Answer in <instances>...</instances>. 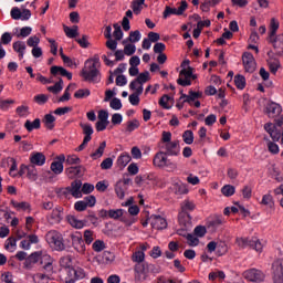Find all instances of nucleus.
Returning a JSON list of instances; mask_svg holds the SVG:
<instances>
[{"instance_id": "obj_27", "label": "nucleus", "mask_w": 283, "mask_h": 283, "mask_svg": "<svg viewBox=\"0 0 283 283\" xmlns=\"http://www.w3.org/2000/svg\"><path fill=\"white\" fill-rule=\"evenodd\" d=\"M7 163H8V166L10 167L9 169V175L12 177V178H17L18 174V169H19V166L17 164V159H14V157H8L7 158Z\"/></svg>"}, {"instance_id": "obj_50", "label": "nucleus", "mask_w": 283, "mask_h": 283, "mask_svg": "<svg viewBox=\"0 0 283 283\" xmlns=\"http://www.w3.org/2000/svg\"><path fill=\"white\" fill-rule=\"evenodd\" d=\"M53 222L59 223L63 220V214L61 208H54L51 213Z\"/></svg>"}, {"instance_id": "obj_43", "label": "nucleus", "mask_w": 283, "mask_h": 283, "mask_svg": "<svg viewBox=\"0 0 283 283\" xmlns=\"http://www.w3.org/2000/svg\"><path fill=\"white\" fill-rule=\"evenodd\" d=\"M172 189L177 196H182L185 193H188L189 190H187V186L182 182H176L172 186Z\"/></svg>"}, {"instance_id": "obj_14", "label": "nucleus", "mask_w": 283, "mask_h": 283, "mask_svg": "<svg viewBox=\"0 0 283 283\" xmlns=\"http://www.w3.org/2000/svg\"><path fill=\"white\" fill-rule=\"evenodd\" d=\"M270 43H272L276 56H282L283 54V33L270 38Z\"/></svg>"}, {"instance_id": "obj_63", "label": "nucleus", "mask_w": 283, "mask_h": 283, "mask_svg": "<svg viewBox=\"0 0 283 283\" xmlns=\"http://www.w3.org/2000/svg\"><path fill=\"white\" fill-rule=\"evenodd\" d=\"M48 99L49 97L45 94H39L33 97V101L38 103V105H45V103H48Z\"/></svg>"}, {"instance_id": "obj_56", "label": "nucleus", "mask_w": 283, "mask_h": 283, "mask_svg": "<svg viewBox=\"0 0 283 283\" xmlns=\"http://www.w3.org/2000/svg\"><path fill=\"white\" fill-rule=\"evenodd\" d=\"M182 140H184V143H186V145H193V132L186 130L182 134Z\"/></svg>"}, {"instance_id": "obj_58", "label": "nucleus", "mask_w": 283, "mask_h": 283, "mask_svg": "<svg viewBox=\"0 0 283 283\" xmlns=\"http://www.w3.org/2000/svg\"><path fill=\"white\" fill-rule=\"evenodd\" d=\"M113 28L115 30L113 32L115 41H120L123 39V29H120V25H118L117 23L113 24Z\"/></svg>"}, {"instance_id": "obj_54", "label": "nucleus", "mask_w": 283, "mask_h": 283, "mask_svg": "<svg viewBox=\"0 0 283 283\" xmlns=\"http://www.w3.org/2000/svg\"><path fill=\"white\" fill-rule=\"evenodd\" d=\"M221 193H223L226 198H230V196H233V193H235V187L231 185H226L221 188Z\"/></svg>"}, {"instance_id": "obj_5", "label": "nucleus", "mask_w": 283, "mask_h": 283, "mask_svg": "<svg viewBox=\"0 0 283 283\" xmlns=\"http://www.w3.org/2000/svg\"><path fill=\"white\" fill-rule=\"evenodd\" d=\"M243 277L244 280H248V282H254V283H260L264 282V272L262 270H258L255 268L245 270L243 272Z\"/></svg>"}, {"instance_id": "obj_30", "label": "nucleus", "mask_w": 283, "mask_h": 283, "mask_svg": "<svg viewBox=\"0 0 283 283\" xmlns=\"http://www.w3.org/2000/svg\"><path fill=\"white\" fill-rule=\"evenodd\" d=\"M142 39V34L140 31L136 30V31H132L128 35V38L126 40L123 41V45H125V43H138V41H140Z\"/></svg>"}, {"instance_id": "obj_32", "label": "nucleus", "mask_w": 283, "mask_h": 283, "mask_svg": "<svg viewBox=\"0 0 283 283\" xmlns=\"http://www.w3.org/2000/svg\"><path fill=\"white\" fill-rule=\"evenodd\" d=\"M224 218L222 216H216L214 218L210 219L208 221L209 227H212V229H218L219 227H222L224 224Z\"/></svg>"}, {"instance_id": "obj_19", "label": "nucleus", "mask_w": 283, "mask_h": 283, "mask_svg": "<svg viewBox=\"0 0 283 283\" xmlns=\"http://www.w3.org/2000/svg\"><path fill=\"white\" fill-rule=\"evenodd\" d=\"M198 98H202V93L193 91H189L188 95L181 93L180 96V101H184V103H188L189 105H193L195 101H198Z\"/></svg>"}, {"instance_id": "obj_28", "label": "nucleus", "mask_w": 283, "mask_h": 283, "mask_svg": "<svg viewBox=\"0 0 283 283\" xmlns=\"http://www.w3.org/2000/svg\"><path fill=\"white\" fill-rule=\"evenodd\" d=\"M132 163V156H129L128 153H123L118 158H117V167L119 169H124L126 165H129Z\"/></svg>"}, {"instance_id": "obj_12", "label": "nucleus", "mask_w": 283, "mask_h": 283, "mask_svg": "<svg viewBox=\"0 0 283 283\" xmlns=\"http://www.w3.org/2000/svg\"><path fill=\"white\" fill-rule=\"evenodd\" d=\"M42 269L46 273H54V259L50 256L46 252H42V259L40 260Z\"/></svg>"}, {"instance_id": "obj_40", "label": "nucleus", "mask_w": 283, "mask_h": 283, "mask_svg": "<svg viewBox=\"0 0 283 283\" xmlns=\"http://www.w3.org/2000/svg\"><path fill=\"white\" fill-rule=\"evenodd\" d=\"M56 120V118L54 117V115L52 114H46L43 118V123H44V127H46V129H54V122Z\"/></svg>"}, {"instance_id": "obj_51", "label": "nucleus", "mask_w": 283, "mask_h": 283, "mask_svg": "<svg viewBox=\"0 0 283 283\" xmlns=\"http://www.w3.org/2000/svg\"><path fill=\"white\" fill-rule=\"evenodd\" d=\"M125 213V210L123 209H112L108 210V218H111L112 220H119V218H123V214Z\"/></svg>"}, {"instance_id": "obj_36", "label": "nucleus", "mask_w": 283, "mask_h": 283, "mask_svg": "<svg viewBox=\"0 0 283 283\" xmlns=\"http://www.w3.org/2000/svg\"><path fill=\"white\" fill-rule=\"evenodd\" d=\"M83 240H84V244H92V242H94V240H96V234L94 233V231L87 229L84 231L83 233Z\"/></svg>"}, {"instance_id": "obj_9", "label": "nucleus", "mask_w": 283, "mask_h": 283, "mask_svg": "<svg viewBox=\"0 0 283 283\" xmlns=\"http://www.w3.org/2000/svg\"><path fill=\"white\" fill-rule=\"evenodd\" d=\"M71 242L72 248L76 253L80 255H85V251H87V248L85 247V241L83 240V237L81 234H71Z\"/></svg>"}, {"instance_id": "obj_25", "label": "nucleus", "mask_w": 283, "mask_h": 283, "mask_svg": "<svg viewBox=\"0 0 283 283\" xmlns=\"http://www.w3.org/2000/svg\"><path fill=\"white\" fill-rule=\"evenodd\" d=\"M51 74L53 76H57V74H60V76H66L69 81H72V73L67 72L63 66H52Z\"/></svg>"}, {"instance_id": "obj_38", "label": "nucleus", "mask_w": 283, "mask_h": 283, "mask_svg": "<svg viewBox=\"0 0 283 283\" xmlns=\"http://www.w3.org/2000/svg\"><path fill=\"white\" fill-rule=\"evenodd\" d=\"M229 253V245L224 241L217 242V255L222 256Z\"/></svg>"}, {"instance_id": "obj_60", "label": "nucleus", "mask_w": 283, "mask_h": 283, "mask_svg": "<svg viewBox=\"0 0 283 283\" xmlns=\"http://www.w3.org/2000/svg\"><path fill=\"white\" fill-rule=\"evenodd\" d=\"M184 237L188 240L189 247H198V244H200V240L193 234H184Z\"/></svg>"}, {"instance_id": "obj_61", "label": "nucleus", "mask_w": 283, "mask_h": 283, "mask_svg": "<svg viewBox=\"0 0 283 283\" xmlns=\"http://www.w3.org/2000/svg\"><path fill=\"white\" fill-rule=\"evenodd\" d=\"M115 193L117 197H119L120 200H123V198H125V189L123 188V182L118 181L115 185Z\"/></svg>"}, {"instance_id": "obj_62", "label": "nucleus", "mask_w": 283, "mask_h": 283, "mask_svg": "<svg viewBox=\"0 0 283 283\" xmlns=\"http://www.w3.org/2000/svg\"><path fill=\"white\" fill-rule=\"evenodd\" d=\"M42 255H43V251H36V252H33L29 255V260L33 263V264H36V262H41V259H42Z\"/></svg>"}, {"instance_id": "obj_31", "label": "nucleus", "mask_w": 283, "mask_h": 283, "mask_svg": "<svg viewBox=\"0 0 283 283\" xmlns=\"http://www.w3.org/2000/svg\"><path fill=\"white\" fill-rule=\"evenodd\" d=\"M250 249H253L254 251H256V253H262L264 245L262 244V241H260V239L252 237L250 241Z\"/></svg>"}, {"instance_id": "obj_21", "label": "nucleus", "mask_w": 283, "mask_h": 283, "mask_svg": "<svg viewBox=\"0 0 283 283\" xmlns=\"http://www.w3.org/2000/svg\"><path fill=\"white\" fill-rule=\"evenodd\" d=\"M70 187H71V196H73V198H83V193L81 191V188L83 187V182L81 180H74Z\"/></svg>"}, {"instance_id": "obj_64", "label": "nucleus", "mask_w": 283, "mask_h": 283, "mask_svg": "<svg viewBox=\"0 0 283 283\" xmlns=\"http://www.w3.org/2000/svg\"><path fill=\"white\" fill-rule=\"evenodd\" d=\"M82 193L87 196L88 193H92L94 191V185L85 182L81 188Z\"/></svg>"}, {"instance_id": "obj_24", "label": "nucleus", "mask_w": 283, "mask_h": 283, "mask_svg": "<svg viewBox=\"0 0 283 283\" xmlns=\"http://www.w3.org/2000/svg\"><path fill=\"white\" fill-rule=\"evenodd\" d=\"M134 197H130L129 199H127L125 202L122 203V207H129L128 208V213L130 216H138V213H140V208H138V206L134 205Z\"/></svg>"}, {"instance_id": "obj_39", "label": "nucleus", "mask_w": 283, "mask_h": 283, "mask_svg": "<svg viewBox=\"0 0 283 283\" xmlns=\"http://www.w3.org/2000/svg\"><path fill=\"white\" fill-rule=\"evenodd\" d=\"M147 81H149L148 71L140 73L137 76V78L132 82V87H134V85H138V83H140L143 85L144 83H147Z\"/></svg>"}, {"instance_id": "obj_2", "label": "nucleus", "mask_w": 283, "mask_h": 283, "mask_svg": "<svg viewBox=\"0 0 283 283\" xmlns=\"http://www.w3.org/2000/svg\"><path fill=\"white\" fill-rule=\"evenodd\" d=\"M99 65L101 59H98L97 55L87 60L81 72V76L84 77V81H88L90 83H101V71H98Z\"/></svg>"}, {"instance_id": "obj_34", "label": "nucleus", "mask_w": 283, "mask_h": 283, "mask_svg": "<svg viewBox=\"0 0 283 283\" xmlns=\"http://www.w3.org/2000/svg\"><path fill=\"white\" fill-rule=\"evenodd\" d=\"M64 32L69 39H76L78 36V25H73L72 28L64 25Z\"/></svg>"}, {"instance_id": "obj_45", "label": "nucleus", "mask_w": 283, "mask_h": 283, "mask_svg": "<svg viewBox=\"0 0 283 283\" xmlns=\"http://www.w3.org/2000/svg\"><path fill=\"white\" fill-rule=\"evenodd\" d=\"M234 84L238 90H244V87H247V78L244 75H235Z\"/></svg>"}, {"instance_id": "obj_3", "label": "nucleus", "mask_w": 283, "mask_h": 283, "mask_svg": "<svg viewBox=\"0 0 283 283\" xmlns=\"http://www.w3.org/2000/svg\"><path fill=\"white\" fill-rule=\"evenodd\" d=\"M45 241L55 251H65V243H63V234L56 230H51L45 234Z\"/></svg>"}, {"instance_id": "obj_17", "label": "nucleus", "mask_w": 283, "mask_h": 283, "mask_svg": "<svg viewBox=\"0 0 283 283\" xmlns=\"http://www.w3.org/2000/svg\"><path fill=\"white\" fill-rule=\"evenodd\" d=\"M264 129L275 143L280 142V139L282 138V134L277 130L273 123H266L264 125Z\"/></svg>"}, {"instance_id": "obj_16", "label": "nucleus", "mask_w": 283, "mask_h": 283, "mask_svg": "<svg viewBox=\"0 0 283 283\" xmlns=\"http://www.w3.org/2000/svg\"><path fill=\"white\" fill-rule=\"evenodd\" d=\"M149 222L153 229H157V231H160L161 229H167V219L160 216H157V214L150 216Z\"/></svg>"}, {"instance_id": "obj_46", "label": "nucleus", "mask_w": 283, "mask_h": 283, "mask_svg": "<svg viewBox=\"0 0 283 283\" xmlns=\"http://www.w3.org/2000/svg\"><path fill=\"white\" fill-rule=\"evenodd\" d=\"M143 6H145V0H134L130 7L135 14H140Z\"/></svg>"}, {"instance_id": "obj_57", "label": "nucleus", "mask_w": 283, "mask_h": 283, "mask_svg": "<svg viewBox=\"0 0 283 283\" xmlns=\"http://www.w3.org/2000/svg\"><path fill=\"white\" fill-rule=\"evenodd\" d=\"M90 94V88H80L74 93V98H87Z\"/></svg>"}, {"instance_id": "obj_52", "label": "nucleus", "mask_w": 283, "mask_h": 283, "mask_svg": "<svg viewBox=\"0 0 283 283\" xmlns=\"http://www.w3.org/2000/svg\"><path fill=\"white\" fill-rule=\"evenodd\" d=\"M49 92H52V94H59L63 91V80L60 78L59 82H56L53 86L48 87Z\"/></svg>"}, {"instance_id": "obj_22", "label": "nucleus", "mask_w": 283, "mask_h": 283, "mask_svg": "<svg viewBox=\"0 0 283 283\" xmlns=\"http://www.w3.org/2000/svg\"><path fill=\"white\" fill-rule=\"evenodd\" d=\"M50 277H52V273L38 272L32 275L33 283H50Z\"/></svg>"}, {"instance_id": "obj_11", "label": "nucleus", "mask_w": 283, "mask_h": 283, "mask_svg": "<svg viewBox=\"0 0 283 283\" xmlns=\"http://www.w3.org/2000/svg\"><path fill=\"white\" fill-rule=\"evenodd\" d=\"M161 149L165 150L166 156H180V142L175 140L161 145Z\"/></svg>"}, {"instance_id": "obj_18", "label": "nucleus", "mask_w": 283, "mask_h": 283, "mask_svg": "<svg viewBox=\"0 0 283 283\" xmlns=\"http://www.w3.org/2000/svg\"><path fill=\"white\" fill-rule=\"evenodd\" d=\"M32 244H39V237L36 234H29L28 239H23L20 242V249L24 251H30Z\"/></svg>"}, {"instance_id": "obj_23", "label": "nucleus", "mask_w": 283, "mask_h": 283, "mask_svg": "<svg viewBox=\"0 0 283 283\" xmlns=\"http://www.w3.org/2000/svg\"><path fill=\"white\" fill-rule=\"evenodd\" d=\"M31 165L43 167L45 165V155L43 153H33L30 157Z\"/></svg>"}, {"instance_id": "obj_41", "label": "nucleus", "mask_w": 283, "mask_h": 283, "mask_svg": "<svg viewBox=\"0 0 283 283\" xmlns=\"http://www.w3.org/2000/svg\"><path fill=\"white\" fill-rule=\"evenodd\" d=\"M235 244L239 249H247V247H251V239L244 237H237Z\"/></svg>"}, {"instance_id": "obj_4", "label": "nucleus", "mask_w": 283, "mask_h": 283, "mask_svg": "<svg viewBox=\"0 0 283 283\" xmlns=\"http://www.w3.org/2000/svg\"><path fill=\"white\" fill-rule=\"evenodd\" d=\"M187 65H189V60L182 62L181 67L184 69L180 71L179 78L177 80L178 85H181V87H189V85H191V74H193V67H187Z\"/></svg>"}, {"instance_id": "obj_59", "label": "nucleus", "mask_w": 283, "mask_h": 283, "mask_svg": "<svg viewBox=\"0 0 283 283\" xmlns=\"http://www.w3.org/2000/svg\"><path fill=\"white\" fill-rule=\"evenodd\" d=\"M138 127H140V122H138V119H133L127 122V126H126V132H134L135 129H138Z\"/></svg>"}, {"instance_id": "obj_6", "label": "nucleus", "mask_w": 283, "mask_h": 283, "mask_svg": "<svg viewBox=\"0 0 283 283\" xmlns=\"http://www.w3.org/2000/svg\"><path fill=\"white\" fill-rule=\"evenodd\" d=\"M153 164L155 167H159L160 169L165 167H171L172 169H176V164L169 161L165 151L157 153L153 159Z\"/></svg>"}, {"instance_id": "obj_37", "label": "nucleus", "mask_w": 283, "mask_h": 283, "mask_svg": "<svg viewBox=\"0 0 283 283\" xmlns=\"http://www.w3.org/2000/svg\"><path fill=\"white\" fill-rule=\"evenodd\" d=\"M11 205L12 207H14V209H17V211H30V203H28L27 201H15V200H11Z\"/></svg>"}, {"instance_id": "obj_8", "label": "nucleus", "mask_w": 283, "mask_h": 283, "mask_svg": "<svg viewBox=\"0 0 283 283\" xmlns=\"http://www.w3.org/2000/svg\"><path fill=\"white\" fill-rule=\"evenodd\" d=\"M80 127L82 128V132L84 134L83 143L76 148V151H83L85 147H87V144L90 140H92V134H94V128L90 124H80Z\"/></svg>"}, {"instance_id": "obj_33", "label": "nucleus", "mask_w": 283, "mask_h": 283, "mask_svg": "<svg viewBox=\"0 0 283 283\" xmlns=\"http://www.w3.org/2000/svg\"><path fill=\"white\" fill-rule=\"evenodd\" d=\"M24 127L28 132H33V129H41V119L35 118L33 122L27 120Z\"/></svg>"}, {"instance_id": "obj_1", "label": "nucleus", "mask_w": 283, "mask_h": 283, "mask_svg": "<svg viewBox=\"0 0 283 283\" xmlns=\"http://www.w3.org/2000/svg\"><path fill=\"white\" fill-rule=\"evenodd\" d=\"M60 266L66 273L64 277L65 283H75L76 280H83L85 277V270L81 268H72V256L66 255L60 259Z\"/></svg>"}, {"instance_id": "obj_26", "label": "nucleus", "mask_w": 283, "mask_h": 283, "mask_svg": "<svg viewBox=\"0 0 283 283\" xmlns=\"http://www.w3.org/2000/svg\"><path fill=\"white\" fill-rule=\"evenodd\" d=\"M179 224H181L186 230L191 229V214L188 212H180Z\"/></svg>"}, {"instance_id": "obj_47", "label": "nucleus", "mask_w": 283, "mask_h": 283, "mask_svg": "<svg viewBox=\"0 0 283 283\" xmlns=\"http://www.w3.org/2000/svg\"><path fill=\"white\" fill-rule=\"evenodd\" d=\"M132 260L136 262V264H142L145 262V252L144 251H135L132 255Z\"/></svg>"}, {"instance_id": "obj_10", "label": "nucleus", "mask_w": 283, "mask_h": 283, "mask_svg": "<svg viewBox=\"0 0 283 283\" xmlns=\"http://www.w3.org/2000/svg\"><path fill=\"white\" fill-rule=\"evenodd\" d=\"M272 280L274 283H283V260L277 259L272 264Z\"/></svg>"}, {"instance_id": "obj_48", "label": "nucleus", "mask_w": 283, "mask_h": 283, "mask_svg": "<svg viewBox=\"0 0 283 283\" xmlns=\"http://www.w3.org/2000/svg\"><path fill=\"white\" fill-rule=\"evenodd\" d=\"M279 29L280 22H277L275 18H272L270 22V39H273V36H275V33L277 32Z\"/></svg>"}, {"instance_id": "obj_20", "label": "nucleus", "mask_w": 283, "mask_h": 283, "mask_svg": "<svg viewBox=\"0 0 283 283\" xmlns=\"http://www.w3.org/2000/svg\"><path fill=\"white\" fill-rule=\"evenodd\" d=\"M65 174L71 180L76 178V176H83L85 174V168L83 166L66 168Z\"/></svg>"}, {"instance_id": "obj_35", "label": "nucleus", "mask_w": 283, "mask_h": 283, "mask_svg": "<svg viewBox=\"0 0 283 283\" xmlns=\"http://www.w3.org/2000/svg\"><path fill=\"white\" fill-rule=\"evenodd\" d=\"M106 147H107V143L102 142L99 144V147L96 149V151L91 154V158H93V160H96V159L101 158L103 156V154H105V148Z\"/></svg>"}, {"instance_id": "obj_13", "label": "nucleus", "mask_w": 283, "mask_h": 283, "mask_svg": "<svg viewBox=\"0 0 283 283\" xmlns=\"http://www.w3.org/2000/svg\"><path fill=\"white\" fill-rule=\"evenodd\" d=\"M265 114L269 118H277V116L282 114V105L275 102L268 103L265 106Z\"/></svg>"}, {"instance_id": "obj_44", "label": "nucleus", "mask_w": 283, "mask_h": 283, "mask_svg": "<svg viewBox=\"0 0 283 283\" xmlns=\"http://www.w3.org/2000/svg\"><path fill=\"white\" fill-rule=\"evenodd\" d=\"M261 205H263L264 207H269V209H273V207L275 206V201H273V196H271L270 193L264 195L262 197Z\"/></svg>"}, {"instance_id": "obj_15", "label": "nucleus", "mask_w": 283, "mask_h": 283, "mask_svg": "<svg viewBox=\"0 0 283 283\" xmlns=\"http://www.w3.org/2000/svg\"><path fill=\"white\" fill-rule=\"evenodd\" d=\"M154 269H156V265L149 264L147 262H143V263H136L134 270H135V273H137V275H144V280H145V277H147V274L150 271H154Z\"/></svg>"}, {"instance_id": "obj_53", "label": "nucleus", "mask_w": 283, "mask_h": 283, "mask_svg": "<svg viewBox=\"0 0 283 283\" xmlns=\"http://www.w3.org/2000/svg\"><path fill=\"white\" fill-rule=\"evenodd\" d=\"M92 249L93 251H95V253H101V251H105V241L95 240L92 244Z\"/></svg>"}, {"instance_id": "obj_55", "label": "nucleus", "mask_w": 283, "mask_h": 283, "mask_svg": "<svg viewBox=\"0 0 283 283\" xmlns=\"http://www.w3.org/2000/svg\"><path fill=\"white\" fill-rule=\"evenodd\" d=\"M51 171H53L55 176H60V174H63V164L59 161H53L51 164Z\"/></svg>"}, {"instance_id": "obj_7", "label": "nucleus", "mask_w": 283, "mask_h": 283, "mask_svg": "<svg viewBox=\"0 0 283 283\" xmlns=\"http://www.w3.org/2000/svg\"><path fill=\"white\" fill-rule=\"evenodd\" d=\"M242 63L244 71L248 72L249 74H253L255 70L258 69V63L255 62V57L253 56L252 53L245 52L242 55Z\"/></svg>"}, {"instance_id": "obj_42", "label": "nucleus", "mask_w": 283, "mask_h": 283, "mask_svg": "<svg viewBox=\"0 0 283 283\" xmlns=\"http://www.w3.org/2000/svg\"><path fill=\"white\" fill-rule=\"evenodd\" d=\"M27 177L32 181L38 180L39 172L36 171V167H34V165L27 166Z\"/></svg>"}, {"instance_id": "obj_49", "label": "nucleus", "mask_w": 283, "mask_h": 283, "mask_svg": "<svg viewBox=\"0 0 283 283\" xmlns=\"http://www.w3.org/2000/svg\"><path fill=\"white\" fill-rule=\"evenodd\" d=\"M193 209H196V203H193V201L185 200L181 203V213H187V211H193Z\"/></svg>"}, {"instance_id": "obj_29", "label": "nucleus", "mask_w": 283, "mask_h": 283, "mask_svg": "<svg viewBox=\"0 0 283 283\" xmlns=\"http://www.w3.org/2000/svg\"><path fill=\"white\" fill-rule=\"evenodd\" d=\"M66 220L69 224L73 227V229H83V227H85V221L78 220L75 216H67Z\"/></svg>"}]
</instances>
